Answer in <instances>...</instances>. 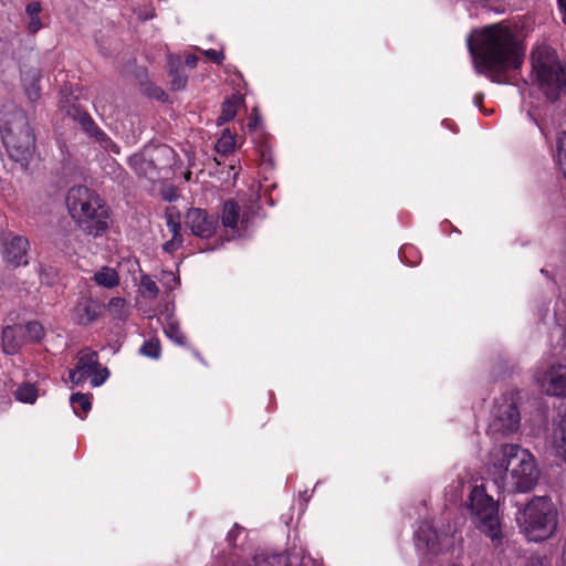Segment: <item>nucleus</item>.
Listing matches in <instances>:
<instances>
[{
	"mask_svg": "<svg viewBox=\"0 0 566 566\" xmlns=\"http://www.w3.org/2000/svg\"><path fill=\"white\" fill-rule=\"evenodd\" d=\"M470 51L476 72L496 84L509 83L510 73L521 69L525 56L517 34L502 23L483 28Z\"/></svg>",
	"mask_w": 566,
	"mask_h": 566,
	"instance_id": "1",
	"label": "nucleus"
},
{
	"mask_svg": "<svg viewBox=\"0 0 566 566\" xmlns=\"http://www.w3.org/2000/svg\"><path fill=\"white\" fill-rule=\"evenodd\" d=\"M488 474L500 491L528 492L538 479L534 455L520 444H502L491 453Z\"/></svg>",
	"mask_w": 566,
	"mask_h": 566,
	"instance_id": "2",
	"label": "nucleus"
},
{
	"mask_svg": "<svg viewBox=\"0 0 566 566\" xmlns=\"http://www.w3.org/2000/svg\"><path fill=\"white\" fill-rule=\"evenodd\" d=\"M71 217L88 235L101 237L109 226V210L103 199L86 186H74L66 195Z\"/></svg>",
	"mask_w": 566,
	"mask_h": 566,
	"instance_id": "3",
	"label": "nucleus"
},
{
	"mask_svg": "<svg viewBox=\"0 0 566 566\" xmlns=\"http://www.w3.org/2000/svg\"><path fill=\"white\" fill-rule=\"evenodd\" d=\"M0 133L11 159L27 167L35 150V137L25 112L17 106L0 114Z\"/></svg>",
	"mask_w": 566,
	"mask_h": 566,
	"instance_id": "4",
	"label": "nucleus"
},
{
	"mask_svg": "<svg viewBox=\"0 0 566 566\" xmlns=\"http://www.w3.org/2000/svg\"><path fill=\"white\" fill-rule=\"evenodd\" d=\"M531 62L538 88L551 102L557 101L566 92V72L555 51L537 46L531 53Z\"/></svg>",
	"mask_w": 566,
	"mask_h": 566,
	"instance_id": "5",
	"label": "nucleus"
},
{
	"mask_svg": "<svg viewBox=\"0 0 566 566\" xmlns=\"http://www.w3.org/2000/svg\"><path fill=\"white\" fill-rule=\"evenodd\" d=\"M472 524L479 531H501L499 503L488 494L485 485H474L465 502Z\"/></svg>",
	"mask_w": 566,
	"mask_h": 566,
	"instance_id": "6",
	"label": "nucleus"
},
{
	"mask_svg": "<svg viewBox=\"0 0 566 566\" xmlns=\"http://www.w3.org/2000/svg\"><path fill=\"white\" fill-rule=\"evenodd\" d=\"M516 522L521 531H556L557 513L548 497L538 496L517 512Z\"/></svg>",
	"mask_w": 566,
	"mask_h": 566,
	"instance_id": "7",
	"label": "nucleus"
},
{
	"mask_svg": "<svg viewBox=\"0 0 566 566\" xmlns=\"http://www.w3.org/2000/svg\"><path fill=\"white\" fill-rule=\"evenodd\" d=\"M521 416L516 402L513 398L503 396L496 400L492 411V418L489 424V434L497 439L520 429Z\"/></svg>",
	"mask_w": 566,
	"mask_h": 566,
	"instance_id": "8",
	"label": "nucleus"
},
{
	"mask_svg": "<svg viewBox=\"0 0 566 566\" xmlns=\"http://www.w3.org/2000/svg\"><path fill=\"white\" fill-rule=\"evenodd\" d=\"M534 377L536 384L547 395L566 398V366L549 365L544 369H537Z\"/></svg>",
	"mask_w": 566,
	"mask_h": 566,
	"instance_id": "9",
	"label": "nucleus"
},
{
	"mask_svg": "<svg viewBox=\"0 0 566 566\" xmlns=\"http://www.w3.org/2000/svg\"><path fill=\"white\" fill-rule=\"evenodd\" d=\"M219 217L201 208H190L185 216V224L196 237L211 238L217 230Z\"/></svg>",
	"mask_w": 566,
	"mask_h": 566,
	"instance_id": "10",
	"label": "nucleus"
},
{
	"mask_svg": "<svg viewBox=\"0 0 566 566\" xmlns=\"http://www.w3.org/2000/svg\"><path fill=\"white\" fill-rule=\"evenodd\" d=\"M415 546L423 556L439 555L454 543L453 533H415Z\"/></svg>",
	"mask_w": 566,
	"mask_h": 566,
	"instance_id": "11",
	"label": "nucleus"
},
{
	"mask_svg": "<svg viewBox=\"0 0 566 566\" xmlns=\"http://www.w3.org/2000/svg\"><path fill=\"white\" fill-rule=\"evenodd\" d=\"M29 240L25 237L9 232L3 237V259L17 268L28 264Z\"/></svg>",
	"mask_w": 566,
	"mask_h": 566,
	"instance_id": "12",
	"label": "nucleus"
},
{
	"mask_svg": "<svg viewBox=\"0 0 566 566\" xmlns=\"http://www.w3.org/2000/svg\"><path fill=\"white\" fill-rule=\"evenodd\" d=\"M98 366V354L95 350L85 348L77 354V361L74 369L70 370V380L74 385H81L94 373Z\"/></svg>",
	"mask_w": 566,
	"mask_h": 566,
	"instance_id": "13",
	"label": "nucleus"
},
{
	"mask_svg": "<svg viewBox=\"0 0 566 566\" xmlns=\"http://www.w3.org/2000/svg\"><path fill=\"white\" fill-rule=\"evenodd\" d=\"M102 315V306L88 296H81L73 310V319L77 325H90Z\"/></svg>",
	"mask_w": 566,
	"mask_h": 566,
	"instance_id": "14",
	"label": "nucleus"
},
{
	"mask_svg": "<svg viewBox=\"0 0 566 566\" xmlns=\"http://www.w3.org/2000/svg\"><path fill=\"white\" fill-rule=\"evenodd\" d=\"M69 113L91 137L101 143L111 142L109 137L96 125L92 116L86 111L77 106H72Z\"/></svg>",
	"mask_w": 566,
	"mask_h": 566,
	"instance_id": "15",
	"label": "nucleus"
},
{
	"mask_svg": "<svg viewBox=\"0 0 566 566\" xmlns=\"http://www.w3.org/2000/svg\"><path fill=\"white\" fill-rule=\"evenodd\" d=\"M24 343L22 325L6 326L2 329V346L7 355L17 354Z\"/></svg>",
	"mask_w": 566,
	"mask_h": 566,
	"instance_id": "16",
	"label": "nucleus"
},
{
	"mask_svg": "<svg viewBox=\"0 0 566 566\" xmlns=\"http://www.w3.org/2000/svg\"><path fill=\"white\" fill-rule=\"evenodd\" d=\"M241 208L239 203L232 199L223 203L222 212L220 216L221 223L224 228L237 229L240 219Z\"/></svg>",
	"mask_w": 566,
	"mask_h": 566,
	"instance_id": "17",
	"label": "nucleus"
},
{
	"mask_svg": "<svg viewBox=\"0 0 566 566\" xmlns=\"http://www.w3.org/2000/svg\"><path fill=\"white\" fill-rule=\"evenodd\" d=\"M552 446L556 450L557 455L563 457L566 462V413L553 430Z\"/></svg>",
	"mask_w": 566,
	"mask_h": 566,
	"instance_id": "18",
	"label": "nucleus"
},
{
	"mask_svg": "<svg viewBox=\"0 0 566 566\" xmlns=\"http://www.w3.org/2000/svg\"><path fill=\"white\" fill-rule=\"evenodd\" d=\"M93 279L97 285L107 289H113L119 284L118 273L108 266L102 268V270L94 274Z\"/></svg>",
	"mask_w": 566,
	"mask_h": 566,
	"instance_id": "19",
	"label": "nucleus"
},
{
	"mask_svg": "<svg viewBox=\"0 0 566 566\" xmlns=\"http://www.w3.org/2000/svg\"><path fill=\"white\" fill-rule=\"evenodd\" d=\"M166 224L171 232V238L182 239L180 212L176 207H168L165 211Z\"/></svg>",
	"mask_w": 566,
	"mask_h": 566,
	"instance_id": "20",
	"label": "nucleus"
},
{
	"mask_svg": "<svg viewBox=\"0 0 566 566\" xmlns=\"http://www.w3.org/2000/svg\"><path fill=\"white\" fill-rule=\"evenodd\" d=\"M70 400L74 412L81 418H83V416L86 415L92 408L90 396L86 394H73Z\"/></svg>",
	"mask_w": 566,
	"mask_h": 566,
	"instance_id": "21",
	"label": "nucleus"
},
{
	"mask_svg": "<svg viewBox=\"0 0 566 566\" xmlns=\"http://www.w3.org/2000/svg\"><path fill=\"white\" fill-rule=\"evenodd\" d=\"M235 149V135L226 129L216 143V150L221 155H228Z\"/></svg>",
	"mask_w": 566,
	"mask_h": 566,
	"instance_id": "22",
	"label": "nucleus"
},
{
	"mask_svg": "<svg viewBox=\"0 0 566 566\" xmlns=\"http://www.w3.org/2000/svg\"><path fill=\"white\" fill-rule=\"evenodd\" d=\"M165 335L172 340L175 344L179 346H185L187 343V337L182 333L179 324L177 322H168L164 327Z\"/></svg>",
	"mask_w": 566,
	"mask_h": 566,
	"instance_id": "23",
	"label": "nucleus"
},
{
	"mask_svg": "<svg viewBox=\"0 0 566 566\" xmlns=\"http://www.w3.org/2000/svg\"><path fill=\"white\" fill-rule=\"evenodd\" d=\"M22 328L25 342H39L44 336V328L39 322H28Z\"/></svg>",
	"mask_w": 566,
	"mask_h": 566,
	"instance_id": "24",
	"label": "nucleus"
},
{
	"mask_svg": "<svg viewBox=\"0 0 566 566\" xmlns=\"http://www.w3.org/2000/svg\"><path fill=\"white\" fill-rule=\"evenodd\" d=\"M14 396L21 402L33 403L38 397V389L32 384H23L15 390Z\"/></svg>",
	"mask_w": 566,
	"mask_h": 566,
	"instance_id": "25",
	"label": "nucleus"
},
{
	"mask_svg": "<svg viewBox=\"0 0 566 566\" xmlns=\"http://www.w3.org/2000/svg\"><path fill=\"white\" fill-rule=\"evenodd\" d=\"M140 354L153 359H158L161 354L160 342L157 338L145 340L139 349Z\"/></svg>",
	"mask_w": 566,
	"mask_h": 566,
	"instance_id": "26",
	"label": "nucleus"
},
{
	"mask_svg": "<svg viewBox=\"0 0 566 566\" xmlns=\"http://www.w3.org/2000/svg\"><path fill=\"white\" fill-rule=\"evenodd\" d=\"M237 115V104L230 99H226L221 106V113L217 119L218 125H222L232 120Z\"/></svg>",
	"mask_w": 566,
	"mask_h": 566,
	"instance_id": "27",
	"label": "nucleus"
},
{
	"mask_svg": "<svg viewBox=\"0 0 566 566\" xmlns=\"http://www.w3.org/2000/svg\"><path fill=\"white\" fill-rule=\"evenodd\" d=\"M31 77L32 82L28 85L25 84V94L31 102H34L39 99L41 95L39 86L40 75L38 70L32 71Z\"/></svg>",
	"mask_w": 566,
	"mask_h": 566,
	"instance_id": "28",
	"label": "nucleus"
},
{
	"mask_svg": "<svg viewBox=\"0 0 566 566\" xmlns=\"http://www.w3.org/2000/svg\"><path fill=\"white\" fill-rule=\"evenodd\" d=\"M90 377H91V385L93 387H98V386L103 385L106 381V379L109 377V370L107 367H104L98 363L97 368L94 370V373H92V375Z\"/></svg>",
	"mask_w": 566,
	"mask_h": 566,
	"instance_id": "29",
	"label": "nucleus"
},
{
	"mask_svg": "<svg viewBox=\"0 0 566 566\" xmlns=\"http://www.w3.org/2000/svg\"><path fill=\"white\" fill-rule=\"evenodd\" d=\"M169 75L171 77V86L175 91H181L186 87L188 80L181 71L178 69L170 70Z\"/></svg>",
	"mask_w": 566,
	"mask_h": 566,
	"instance_id": "30",
	"label": "nucleus"
},
{
	"mask_svg": "<svg viewBox=\"0 0 566 566\" xmlns=\"http://www.w3.org/2000/svg\"><path fill=\"white\" fill-rule=\"evenodd\" d=\"M145 94L148 97L154 98L159 102H163V103L168 101L167 93L161 87H159L155 84H148L145 87Z\"/></svg>",
	"mask_w": 566,
	"mask_h": 566,
	"instance_id": "31",
	"label": "nucleus"
},
{
	"mask_svg": "<svg viewBox=\"0 0 566 566\" xmlns=\"http://www.w3.org/2000/svg\"><path fill=\"white\" fill-rule=\"evenodd\" d=\"M201 53L217 65H221L226 59L223 51H217L213 49H209V50H201Z\"/></svg>",
	"mask_w": 566,
	"mask_h": 566,
	"instance_id": "32",
	"label": "nucleus"
},
{
	"mask_svg": "<svg viewBox=\"0 0 566 566\" xmlns=\"http://www.w3.org/2000/svg\"><path fill=\"white\" fill-rule=\"evenodd\" d=\"M174 155V149L168 147V146H158L154 149V154L151 156V163H155V160L158 158V157H166V158H171Z\"/></svg>",
	"mask_w": 566,
	"mask_h": 566,
	"instance_id": "33",
	"label": "nucleus"
},
{
	"mask_svg": "<svg viewBox=\"0 0 566 566\" xmlns=\"http://www.w3.org/2000/svg\"><path fill=\"white\" fill-rule=\"evenodd\" d=\"M184 242V239L178 238H171L169 241L165 242L163 244V250L169 254H172L175 251H177Z\"/></svg>",
	"mask_w": 566,
	"mask_h": 566,
	"instance_id": "34",
	"label": "nucleus"
},
{
	"mask_svg": "<svg viewBox=\"0 0 566 566\" xmlns=\"http://www.w3.org/2000/svg\"><path fill=\"white\" fill-rule=\"evenodd\" d=\"M143 287L149 292L153 296H156L159 293V289L155 281L149 279L148 276H144L142 280Z\"/></svg>",
	"mask_w": 566,
	"mask_h": 566,
	"instance_id": "35",
	"label": "nucleus"
},
{
	"mask_svg": "<svg viewBox=\"0 0 566 566\" xmlns=\"http://www.w3.org/2000/svg\"><path fill=\"white\" fill-rule=\"evenodd\" d=\"M126 304V300L123 297H112L108 302L109 311L112 312H119L124 308Z\"/></svg>",
	"mask_w": 566,
	"mask_h": 566,
	"instance_id": "36",
	"label": "nucleus"
},
{
	"mask_svg": "<svg viewBox=\"0 0 566 566\" xmlns=\"http://www.w3.org/2000/svg\"><path fill=\"white\" fill-rule=\"evenodd\" d=\"M27 29L31 34H35L38 31H40L42 29V21L40 17H30Z\"/></svg>",
	"mask_w": 566,
	"mask_h": 566,
	"instance_id": "37",
	"label": "nucleus"
},
{
	"mask_svg": "<svg viewBox=\"0 0 566 566\" xmlns=\"http://www.w3.org/2000/svg\"><path fill=\"white\" fill-rule=\"evenodd\" d=\"M281 518L284 521L287 530H296L298 527V520L295 523L293 522V513L291 510L286 514H282Z\"/></svg>",
	"mask_w": 566,
	"mask_h": 566,
	"instance_id": "38",
	"label": "nucleus"
},
{
	"mask_svg": "<svg viewBox=\"0 0 566 566\" xmlns=\"http://www.w3.org/2000/svg\"><path fill=\"white\" fill-rule=\"evenodd\" d=\"M42 8L40 2H30L27 4L25 12L29 17H39Z\"/></svg>",
	"mask_w": 566,
	"mask_h": 566,
	"instance_id": "39",
	"label": "nucleus"
},
{
	"mask_svg": "<svg viewBox=\"0 0 566 566\" xmlns=\"http://www.w3.org/2000/svg\"><path fill=\"white\" fill-rule=\"evenodd\" d=\"M527 566H551L547 557L533 556L530 558Z\"/></svg>",
	"mask_w": 566,
	"mask_h": 566,
	"instance_id": "40",
	"label": "nucleus"
},
{
	"mask_svg": "<svg viewBox=\"0 0 566 566\" xmlns=\"http://www.w3.org/2000/svg\"><path fill=\"white\" fill-rule=\"evenodd\" d=\"M311 496H312V494H310L307 490L304 491V492H300L298 501H300L301 510L305 509V506L308 503Z\"/></svg>",
	"mask_w": 566,
	"mask_h": 566,
	"instance_id": "41",
	"label": "nucleus"
},
{
	"mask_svg": "<svg viewBox=\"0 0 566 566\" xmlns=\"http://www.w3.org/2000/svg\"><path fill=\"white\" fill-rule=\"evenodd\" d=\"M185 63L187 66L193 69L197 66L198 57L195 54H189L186 56Z\"/></svg>",
	"mask_w": 566,
	"mask_h": 566,
	"instance_id": "42",
	"label": "nucleus"
},
{
	"mask_svg": "<svg viewBox=\"0 0 566 566\" xmlns=\"http://www.w3.org/2000/svg\"><path fill=\"white\" fill-rule=\"evenodd\" d=\"M558 9L562 13V20L566 24V0H557Z\"/></svg>",
	"mask_w": 566,
	"mask_h": 566,
	"instance_id": "43",
	"label": "nucleus"
},
{
	"mask_svg": "<svg viewBox=\"0 0 566 566\" xmlns=\"http://www.w3.org/2000/svg\"><path fill=\"white\" fill-rule=\"evenodd\" d=\"M259 120H260V118H259V116H256V115H255V116H253V117H251V118H250V120H249V127H250V128H254V127H256V126H258Z\"/></svg>",
	"mask_w": 566,
	"mask_h": 566,
	"instance_id": "44",
	"label": "nucleus"
},
{
	"mask_svg": "<svg viewBox=\"0 0 566 566\" xmlns=\"http://www.w3.org/2000/svg\"><path fill=\"white\" fill-rule=\"evenodd\" d=\"M483 99H484V96H483V94H482V93L476 94V95L474 96V104H475L476 106H479V107H480V106H481V104H482V102H483Z\"/></svg>",
	"mask_w": 566,
	"mask_h": 566,
	"instance_id": "45",
	"label": "nucleus"
},
{
	"mask_svg": "<svg viewBox=\"0 0 566 566\" xmlns=\"http://www.w3.org/2000/svg\"><path fill=\"white\" fill-rule=\"evenodd\" d=\"M490 534H491L492 542H497L503 538V533L494 532V533H490Z\"/></svg>",
	"mask_w": 566,
	"mask_h": 566,
	"instance_id": "46",
	"label": "nucleus"
},
{
	"mask_svg": "<svg viewBox=\"0 0 566 566\" xmlns=\"http://www.w3.org/2000/svg\"><path fill=\"white\" fill-rule=\"evenodd\" d=\"M546 537L534 536V533H527V539L533 542L544 541Z\"/></svg>",
	"mask_w": 566,
	"mask_h": 566,
	"instance_id": "47",
	"label": "nucleus"
},
{
	"mask_svg": "<svg viewBox=\"0 0 566 566\" xmlns=\"http://www.w3.org/2000/svg\"><path fill=\"white\" fill-rule=\"evenodd\" d=\"M230 531H237V532H240V531H245L244 527H242L241 525H239L238 523H234L232 528Z\"/></svg>",
	"mask_w": 566,
	"mask_h": 566,
	"instance_id": "48",
	"label": "nucleus"
},
{
	"mask_svg": "<svg viewBox=\"0 0 566 566\" xmlns=\"http://www.w3.org/2000/svg\"><path fill=\"white\" fill-rule=\"evenodd\" d=\"M261 156H262V158H263V159H265V156H266V151H265V149H262V150H261Z\"/></svg>",
	"mask_w": 566,
	"mask_h": 566,
	"instance_id": "49",
	"label": "nucleus"
},
{
	"mask_svg": "<svg viewBox=\"0 0 566 566\" xmlns=\"http://www.w3.org/2000/svg\"><path fill=\"white\" fill-rule=\"evenodd\" d=\"M427 531H436L433 526H429Z\"/></svg>",
	"mask_w": 566,
	"mask_h": 566,
	"instance_id": "50",
	"label": "nucleus"
},
{
	"mask_svg": "<svg viewBox=\"0 0 566 566\" xmlns=\"http://www.w3.org/2000/svg\"><path fill=\"white\" fill-rule=\"evenodd\" d=\"M541 272H542L543 274H547V271H546V270H544V269H543V270H541Z\"/></svg>",
	"mask_w": 566,
	"mask_h": 566,
	"instance_id": "51",
	"label": "nucleus"
}]
</instances>
